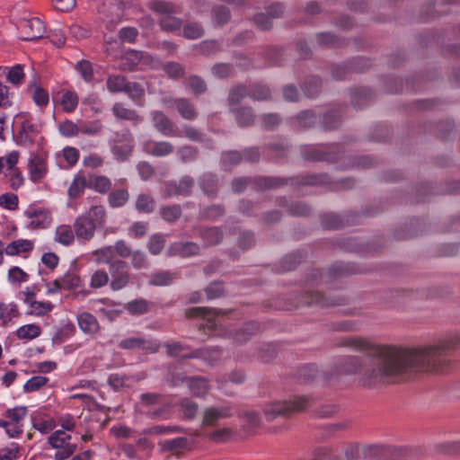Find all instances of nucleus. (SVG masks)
I'll return each mask as SVG.
<instances>
[{
    "mask_svg": "<svg viewBox=\"0 0 460 460\" xmlns=\"http://www.w3.org/2000/svg\"><path fill=\"white\" fill-rule=\"evenodd\" d=\"M342 346L367 351L368 358L363 362L356 356L341 358L331 371L324 373L327 381L338 380L341 375L359 373L358 385L365 389L406 382L418 372H443L450 362V356L460 345V334L450 335L434 345L419 349H399L376 346L360 337H349Z\"/></svg>",
    "mask_w": 460,
    "mask_h": 460,
    "instance_id": "obj_1",
    "label": "nucleus"
},
{
    "mask_svg": "<svg viewBox=\"0 0 460 460\" xmlns=\"http://www.w3.org/2000/svg\"><path fill=\"white\" fill-rule=\"evenodd\" d=\"M290 302L284 306L286 310L299 308L302 305L319 306L321 308H331L344 305L348 298L341 295L325 296L319 291H305L301 295H295L289 298Z\"/></svg>",
    "mask_w": 460,
    "mask_h": 460,
    "instance_id": "obj_2",
    "label": "nucleus"
},
{
    "mask_svg": "<svg viewBox=\"0 0 460 460\" xmlns=\"http://www.w3.org/2000/svg\"><path fill=\"white\" fill-rule=\"evenodd\" d=\"M333 185L334 190H349L354 186L351 178L332 181L330 175L325 172H303L291 177V187H315Z\"/></svg>",
    "mask_w": 460,
    "mask_h": 460,
    "instance_id": "obj_3",
    "label": "nucleus"
},
{
    "mask_svg": "<svg viewBox=\"0 0 460 460\" xmlns=\"http://www.w3.org/2000/svg\"><path fill=\"white\" fill-rule=\"evenodd\" d=\"M312 402V397L301 395L290 400L274 402L264 408L267 420L270 421L277 417H290L294 413L305 411Z\"/></svg>",
    "mask_w": 460,
    "mask_h": 460,
    "instance_id": "obj_4",
    "label": "nucleus"
},
{
    "mask_svg": "<svg viewBox=\"0 0 460 460\" xmlns=\"http://www.w3.org/2000/svg\"><path fill=\"white\" fill-rule=\"evenodd\" d=\"M345 154L343 145L339 143L308 145L301 148V155L304 160L313 162L335 163Z\"/></svg>",
    "mask_w": 460,
    "mask_h": 460,
    "instance_id": "obj_5",
    "label": "nucleus"
},
{
    "mask_svg": "<svg viewBox=\"0 0 460 460\" xmlns=\"http://www.w3.org/2000/svg\"><path fill=\"white\" fill-rule=\"evenodd\" d=\"M148 7L154 13L163 14L158 21L162 31L173 33L181 31L182 20L172 15L176 13V5L173 3L165 0H153L148 4Z\"/></svg>",
    "mask_w": 460,
    "mask_h": 460,
    "instance_id": "obj_6",
    "label": "nucleus"
},
{
    "mask_svg": "<svg viewBox=\"0 0 460 460\" xmlns=\"http://www.w3.org/2000/svg\"><path fill=\"white\" fill-rule=\"evenodd\" d=\"M163 347L168 357H180L184 359L199 358L207 361L210 360L211 354L218 352L217 349L208 348L192 349L190 345L180 341L164 342Z\"/></svg>",
    "mask_w": 460,
    "mask_h": 460,
    "instance_id": "obj_7",
    "label": "nucleus"
},
{
    "mask_svg": "<svg viewBox=\"0 0 460 460\" xmlns=\"http://www.w3.org/2000/svg\"><path fill=\"white\" fill-rule=\"evenodd\" d=\"M110 276V288L119 291L131 283L132 274L127 261L117 259L108 267Z\"/></svg>",
    "mask_w": 460,
    "mask_h": 460,
    "instance_id": "obj_8",
    "label": "nucleus"
},
{
    "mask_svg": "<svg viewBox=\"0 0 460 460\" xmlns=\"http://www.w3.org/2000/svg\"><path fill=\"white\" fill-rule=\"evenodd\" d=\"M234 415V407L230 403L222 406H208L203 410L201 427L215 428L223 419L231 418Z\"/></svg>",
    "mask_w": 460,
    "mask_h": 460,
    "instance_id": "obj_9",
    "label": "nucleus"
},
{
    "mask_svg": "<svg viewBox=\"0 0 460 460\" xmlns=\"http://www.w3.org/2000/svg\"><path fill=\"white\" fill-rule=\"evenodd\" d=\"M46 29L42 21L37 17L23 19L18 24L19 38L22 40L32 41L43 38Z\"/></svg>",
    "mask_w": 460,
    "mask_h": 460,
    "instance_id": "obj_10",
    "label": "nucleus"
},
{
    "mask_svg": "<svg viewBox=\"0 0 460 460\" xmlns=\"http://www.w3.org/2000/svg\"><path fill=\"white\" fill-rule=\"evenodd\" d=\"M150 116L154 128L161 135L169 137L183 136L177 125L164 111H154Z\"/></svg>",
    "mask_w": 460,
    "mask_h": 460,
    "instance_id": "obj_11",
    "label": "nucleus"
},
{
    "mask_svg": "<svg viewBox=\"0 0 460 460\" xmlns=\"http://www.w3.org/2000/svg\"><path fill=\"white\" fill-rule=\"evenodd\" d=\"M220 311L211 307H191L189 308L185 315L187 318H198L201 317L203 322L197 325L199 331H204L205 333L211 335L216 330L217 324L210 316H216L219 314Z\"/></svg>",
    "mask_w": 460,
    "mask_h": 460,
    "instance_id": "obj_12",
    "label": "nucleus"
},
{
    "mask_svg": "<svg viewBox=\"0 0 460 460\" xmlns=\"http://www.w3.org/2000/svg\"><path fill=\"white\" fill-rule=\"evenodd\" d=\"M195 185L194 179L190 175L182 176L179 181H169L164 183V196L172 198L176 196L190 197Z\"/></svg>",
    "mask_w": 460,
    "mask_h": 460,
    "instance_id": "obj_13",
    "label": "nucleus"
},
{
    "mask_svg": "<svg viewBox=\"0 0 460 460\" xmlns=\"http://www.w3.org/2000/svg\"><path fill=\"white\" fill-rule=\"evenodd\" d=\"M290 147L291 146L286 137L278 136L271 141L266 143L262 150L268 159L279 160L288 155Z\"/></svg>",
    "mask_w": 460,
    "mask_h": 460,
    "instance_id": "obj_14",
    "label": "nucleus"
},
{
    "mask_svg": "<svg viewBox=\"0 0 460 460\" xmlns=\"http://www.w3.org/2000/svg\"><path fill=\"white\" fill-rule=\"evenodd\" d=\"M198 185L202 193L210 199L218 197L220 191V178L212 172H205L198 178Z\"/></svg>",
    "mask_w": 460,
    "mask_h": 460,
    "instance_id": "obj_15",
    "label": "nucleus"
},
{
    "mask_svg": "<svg viewBox=\"0 0 460 460\" xmlns=\"http://www.w3.org/2000/svg\"><path fill=\"white\" fill-rule=\"evenodd\" d=\"M39 133L37 126L30 119H25L14 135V140L18 146L31 147L35 144V138Z\"/></svg>",
    "mask_w": 460,
    "mask_h": 460,
    "instance_id": "obj_16",
    "label": "nucleus"
},
{
    "mask_svg": "<svg viewBox=\"0 0 460 460\" xmlns=\"http://www.w3.org/2000/svg\"><path fill=\"white\" fill-rule=\"evenodd\" d=\"M200 246L199 243L190 241H177L172 243L168 249L169 256H177L181 258H189L199 255Z\"/></svg>",
    "mask_w": 460,
    "mask_h": 460,
    "instance_id": "obj_17",
    "label": "nucleus"
},
{
    "mask_svg": "<svg viewBox=\"0 0 460 460\" xmlns=\"http://www.w3.org/2000/svg\"><path fill=\"white\" fill-rule=\"evenodd\" d=\"M164 103L175 107L181 117L186 120H194L199 116L194 103L187 98H165Z\"/></svg>",
    "mask_w": 460,
    "mask_h": 460,
    "instance_id": "obj_18",
    "label": "nucleus"
},
{
    "mask_svg": "<svg viewBox=\"0 0 460 460\" xmlns=\"http://www.w3.org/2000/svg\"><path fill=\"white\" fill-rule=\"evenodd\" d=\"M119 348L123 349H139L148 353H156L159 350V344L156 341L146 340L142 337H130L119 341Z\"/></svg>",
    "mask_w": 460,
    "mask_h": 460,
    "instance_id": "obj_19",
    "label": "nucleus"
},
{
    "mask_svg": "<svg viewBox=\"0 0 460 460\" xmlns=\"http://www.w3.org/2000/svg\"><path fill=\"white\" fill-rule=\"evenodd\" d=\"M344 113L342 105H336L326 111L320 118V124L324 131H332L340 128Z\"/></svg>",
    "mask_w": 460,
    "mask_h": 460,
    "instance_id": "obj_20",
    "label": "nucleus"
},
{
    "mask_svg": "<svg viewBox=\"0 0 460 460\" xmlns=\"http://www.w3.org/2000/svg\"><path fill=\"white\" fill-rule=\"evenodd\" d=\"M385 450V447L379 446H366L360 448L358 444H349L345 448L344 455L347 460H358L361 456L375 457Z\"/></svg>",
    "mask_w": 460,
    "mask_h": 460,
    "instance_id": "obj_21",
    "label": "nucleus"
},
{
    "mask_svg": "<svg viewBox=\"0 0 460 460\" xmlns=\"http://www.w3.org/2000/svg\"><path fill=\"white\" fill-rule=\"evenodd\" d=\"M25 215L31 219L28 227L31 229H45L51 224V214L45 208H29Z\"/></svg>",
    "mask_w": 460,
    "mask_h": 460,
    "instance_id": "obj_22",
    "label": "nucleus"
},
{
    "mask_svg": "<svg viewBox=\"0 0 460 460\" xmlns=\"http://www.w3.org/2000/svg\"><path fill=\"white\" fill-rule=\"evenodd\" d=\"M142 149L148 155L164 157L174 152V146L169 141H155L149 139L143 143Z\"/></svg>",
    "mask_w": 460,
    "mask_h": 460,
    "instance_id": "obj_23",
    "label": "nucleus"
},
{
    "mask_svg": "<svg viewBox=\"0 0 460 460\" xmlns=\"http://www.w3.org/2000/svg\"><path fill=\"white\" fill-rule=\"evenodd\" d=\"M240 128H250L255 124L256 114L252 107L241 105L229 110Z\"/></svg>",
    "mask_w": 460,
    "mask_h": 460,
    "instance_id": "obj_24",
    "label": "nucleus"
},
{
    "mask_svg": "<svg viewBox=\"0 0 460 460\" xmlns=\"http://www.w3.org/2000/svg\"><path fill=\"white\" fill-rule=\"evenodd\" d=\"M252 184L259 190H275L285 185L291 186V177L257 176L253 178Z\"/></svg>",
    "mask_w": 460,
    "mask_h": 460,
    "instance_id": "obj_25",
    "label": "nucleus"
},
{
    "mask_svg": "<svg viewBox=\"0 0 460 460\" xmlns=\"http://www.w3.org/2000/svg\"><path fill=\"white\" fill-rule=\"evenodd\" d=\"M96 227L91 218L84 215L78 217L74 222V231L76 236L86 241L93 237Z\"/></svg>",
    "mask_w": 460,
    "mask_h": 460,
    "instance_id": "obj_26",
    "label": "nucleus"
},
{
    "mask_svg": "<svg viewBox=\"0 0 460 460\" xmlns=\"http://www.w3.org/2000/svg\"><path fill=\"white\" fill-rule=\"evenodd\" d=\"M249 97L248 86L243 83H236L230 86L226 98L228 110L241 106L242 102Z\"/></svg>",
    "mask_w": 460,
    "mask_h": 460,
    "instance_id": "obj_27",
    "label": "nucleus"
},
{
    "mask_svg": "<svg viewBox=\"0 0 460 460\" xmlns=\"http://www.w3.org/2000/svg\"><path fill=\"white\" fill-rule=\"evenodd\" d=\"M86 188L89 189V178L84 172H78L68 187L67 196L70 199H77L84 194Z\"/></svg>",
    "mask_w": 460,
    "mask_h": 460,
    "instance_id": "obj_28",
    "label": "nucleus"
},
{
    "mask_svg": "<svg viewBox=\"0 0 460 460\" xmlns=\"http://www.w3.org/2000/svg\"><path fill=\"white\" fill-rule=\"evenodd\" d=\"M111 111L118 119L131 121L134 126H137L144 120L143 117L137 111L126 108L121 102L114 103Z\"/></svg>",
    "mask_w": 460,
    "mask_h": 460,
    "instance_id": "obj_29",
    "label": "nucleus"
},
{
    "mask_svg": "<svg viewBox=\"0 0 460 460\" xmlns=\"http://www.w3.org/2000/svg\"><path fill=\"white\" fill-rule=\"evenodd\" d=\"M261 324L258 322H248L240 329L235 331L233 335L234 341L236 344H243L251 340V338L260 332Z\"/></svg>",
    "mask_w": 460,
    "mask_h": 460,
    "instance_id": "obj_30",
    "label": "nucleus"
},
{
    "mask_svg": "<svg viewBox=\"0 0 460 460\" xmlns=\"http://www.w3.org/2000/svg\"><path fill=\"white\" fill-rule=\"evenodd\" d=\"M350 94L351 103L356 109H362L374 99V93L367 87H354Z\"/></svg>",
    "mask_w": 460,
    "mask_h": 460,
    "instance_id": "obj_31",
    "label": "nucleus"
},
{
    "mask_svg": "<svg viewBox=\"0 0 460 460\" xmlns=\"http://www.w3.org/2000/svg\"><path fill=\"white\" fill-rule=\"evenodd\" d=\"M187 385L190 394L199 398H204L210 390L209 379L205 376H190Z\"/></svg>",
    "mask_w": 460,
    "mask_h": 460,
    "instance_id": "obj_32",
    "label": "nucleus"
},
{
    "mask_svg": "<svg viewBox=\"0 0 460 460\" xmlns=\"http://www.w3.org/2000/svg\"><path fill=\"white\" fill-rule=\"evenodd\" d=\"M323 81L317 75H311L305 78L300 87L304 94L310 99L319 96L322 92Z\"/></svg>",
    "mask_w": 460,
    "mask_h": 460,
    "instance_id": "obj_33",
    "label": "nucleus"
},
{
    "mask_svg": "<svg viewBox=\"0 0 460 460\" xmlns=\"http://www.w3.org/2000/svg\"><path fill=\"white\" fill-rule=\"evenodd\" d=\"M249 97L252 101L267 102L272 100V92L270 87L261 82H256L248 86Z\"/></svg>",
    "mask_w": 460,
    "mask_h": 460,
    "instance_id": "obj_34",
    "label": "nucleus"
},
{
    "mask_svg": "<svg viewBox=\"0 0 460 460\" xmlns=\"http://www.w3.org/2000/svg\"><path fill=\"white\" fill-rule=\"evenodd\" d=\"M58 94L59 96L58 102H59L65 112L71 113L78 106L79 97L75 91L63 89Z\"/></svg>",
    "mask_w": 460,
    "mask_h": 460,
    "instance_id": "obj_35",
    "label": "nucleus"
},
{
    "mask_svg": "<svg viewBox=\"0 0 460 460\" xmlns=\"http://www.w3.org/2000/svg\"><path fill=\"white\" fill-rule=\"evenodd\" d=\"M77 322L80 329L86 334H96L101 329L97 318L88 312L80 314Z\"/></svg>",
    "mask_w": 460,
    "mask_h": 460,
    "instance_id": "obj_36",
    "label": "nucleus"
},
{
    "mask_svg": "<svg viewBox=\"0 0 460 460\" xmlns=\"http://www.w3.org/2000/svg\"><path fill=\"white\" fill-rule=\"evenodd\" d=\"M129 200V191L127 186L111 190L108 193V204L112 208L124 207Z\"/></svg>",
    "mask_w": 460,
    "mask_h": 460,
    "instance_id": "obj_37",
    "label": "nucleus"
},
{
    "mask_svg": "<svg viewBox=\"0 0 460 460\" xmlns=\"http://www.w3.org/2000/svg\"><path fill=\"white\" fill-rule=\"evenodd\" d=\"M143 58L144 52L129 49L121 57L119 66L122 70L133 71L137 68Z\"/></svg>",
    "mask_w": 460,
    "mask_h": 460,
    "instance_id": "obj_38",
    "label": "nucleus"
},
{
    "mask_svg": "<svg viewBox=\"0 0 460 460\" xmlns=\"http://www.w3.org/2000/svg\"><path fill=\"white\" fill-rule=\"evenodd\" d=\"M89 189L100 194H108L112 187L111 181L104 175L89 174Z\"/></svg>",
    "mask_w": 460,
    "mask_h": 460,
    "instance_id": "obj_39",
    "label": "nucleus"
},
{
    "mask_svg": "<svg viewBox=\"0 0 460 460\" xmlns=\"http://www.w3.org/2000/svg\"><path fill=\"white\" fill-rule=\"evenodd\" d=\"M295 120L300 130H306L314 128L318 122V116L313 110H305L295 116Z\"/></svg>",
    "mask_w": 460,
    "mask_h": 460,
    "instance_id": "obj_40",
    "label": "nucleus"
},
{
    "mask_svg": "<svg viewBox=\"0 0 460 460\" xmlns=\"http://www.w3.org/2000/svg\"><path fill=\"white\" fill-rule=\"evenodd\" d=\"M154 304L145 298H137L128 302L125 309L131 315H142L151 311Z\"/></svg>",
    "mask_w": 460,
    "mask_h": 460,
    "instance_id": "obj_41",
    "label": "nucleus"
},
{
    "mask_svg": "<svg viewBox=\"0 0 460 460\" xmlns=\"http://www.w3.org/2000/svg\"><path fill=\"white\" fill-rule=\"evenodd\" d=\"M205 246H215L219 244L224 238L222 230L217 226L207 227L199 234Z\"/></svg>",
    "mask_w": 460,
    "mask_h": 460,
    "instance_id": "obj_42",
    "label": "nucleus"
},
{
    "mask_svg": "<svg viewBox=\"0 0 460 460\" xmlns=\"http://www.w3.org/2000/svg\"><path fill=\"white\" fill-rule=\"evenodd\" d=\"M183 84L190 89L195 96H199L208 92V84L200 75H191L187 77Z\"/></svg>",
    "mask_w": 460,
    "mask_h": 460,
    "instance_id": "obj_43",
    "label": "nucleus"
},
{
    "mask_svg": "<svg viewBox=\"0 0 460 460\" xmlns=\"http://www.w3.org/2000/svg\"><path fill=\"white\" fill-rule=\"evenodd\" d=\"M161 218L169 224L177 222L182 216V208L180 204L164 205L159 208Z\"/></svg>",
    "mask_w": 460,
    "mask_h": 460,
    "instance_id": "obj_44",
    "label": "nucleus"
},
{
    "mask_svg": "<svg viewBox=\"0 0 460 460\" xmlns=\"http://www.w3.org/2000/svg\"><path fill=\"white\" fill-rule=\"evenodd\" d=\"M29 172L31 180L33 182H39L45 177L47 172L45 161L40 157H35L30 160Z\"/></svg>",
    "mask_w": 460,
    "mask_h": 460,
    "instance_id": "obj_45",
    "label": "nucleus"
},
{
    "mask_svg": "<svg viewBox=\"0 0 460 460\" xmlns=\"http://www.w3.org/2000/svg\"><path fill=\"white\" fill-rule=\"evenodd\" d=\"M243 162V155L237 150L223 151L220 155V164L225 171L231 170L234 166Z\"/></svg>",
    "mask_w": 460,
    "mask_h": 460,
    "instance_id": "obj_46",
    "label": "nucleus"
},
{
    "mask_svg": "<svg viewBox=\"0 0 460 460\" xmlns=\"http://www.w3.org/2000/svg\"><path fill=\"white\" fill-rule=\"evenodd\" d=\"M135 208L139 213L151 214L155 209V199L149 193H140L137 196Z\"/></svg>",
    "mask_w": 460,
    "mask_h": 460,
    "instance_id": "obj_47",
    "label": "nucleus"
},
{
    "mask_svg": "<svg viewBox=\"0 0 460 460\" xmlns=\"http://www.w3.org/2000/svg\"><path fill=\"white\" fill-rule=\"evenodd\" d=\"M33 247V243L31 240L18 239L9 243L4 248V252L9 256H15L22 252H30Z\"/></svg>",
    "mask_w": 460,
    "mask_h": 460,
    "instance_id": "obj_48",
    "label": "nucleus"
},
{
    "mask_svg": "<svg viewBox=\"0 0 460 460\" xmlns=\"http://www.w3.org/2000/svg\"><path fill=\"white\" fill-rule=\"evenodd\" d=\"M321 226L326 230H338L343 227L344 218L334 213H325L320 216Z\"/></svg>",
    "mask_w": 460,
    "mask_h": 460,
    "instance_id": "obj_49",
    "label": "nucleus"
},
{
    "mask_svg": "<svg viewBox=\"0 0 460 460\" xmlns=\"http://www.w3.org/2000/svg\"><path fill=\"white\" fill-rule=\"evenodd\" d=\"M211 17L216 26H224L231 19V11L226 5H215L211 9Z\"/></svg>",
    "mask_w": 460,
    "mask_h": 460,
    "instance_id": "obj_50",
    "label": "nucleus"
},
{
    "mask_svg": "<svg viewBox=\"0 0 460 460\" xmlns=\"http://www.w3.org/2000/svg\"><path fill=\"white\" fill-rule=\"evenodd\" d=\"M129 82L121 75H111L106 80V86L110 93H125V90Z\"/></svg>",
    "mask_w": 460,
    "mask_h": 460,
    "instance_id": "obj_51",
    "label": "nucleus"
},
{
    "mask_svg": "<svg viewBox=\"0 0 460 460\" xmlns=\"http://www.w3.org/2000/svg\"><path fill=\"white\" fill-rule=\"evenodd\" d=\"M162 70L172 80L184 78L186 71L183 65L176 61H168L163 64Z\"/></svg>",
    "mask_w": 460,
    "mask_h": 460,
    "instance_id": "obj_52",
    "label": "nucleus"
},
{
    "mask_svg": "<svg viewBox=\"0 0 460 460\" xmlns=\"http://www.w3.org/2000/svg\"><path fill=\"white\" fill-rule=\"evenodd\" d=\"M226 214V209L222 204H212L202 208L199 210V217L203 220H216Z\"/></svg>",
    "mask_w": 460,
    "mask_h": 460,
    "instance_id": "obj_53",
    "label": "nucleus"
},
{
    "mask_svg": "<svg viewBox=\"0 0 460 460\" xmlns=\"http://www.w3.org/2000/svg\"><path fill=\"white\" fill-rule=\"evenodd\" d=\"M125 93L138 106H142L145 102V90L139 83L129 82L125 90Z\"/></svg>",
    "mask_w": 460,
    "mask_h": 460,
    "instance_id": "obj_54",
    "label": "nucleus"
},
{
    "mask_svg": "<svg viewBox=\"0 0 460 460\" xmlns=\"http://www.w3.org/2000/svg\"><path fill=\"white\" fill-rule=\"evenodd\" d=\"M181 28V35L188 40H198L205 34L203 25L198 22H188L185 25H182Z\"/></svg>",
    "mask_w": 460,
    "mask_h": 460,
    "instance_id": "obj_55",
    "label": "nucleus"
},
{
    "mask_svg": "<svg viewBox=\"0 0 460 460\" xmlns=\"http://www.w3.org/2000/svg\"><path fill=\"white\" fill-rule=\"evenodd\" d=\"M305 256L302 252H295L286 255L280 261V267L283 271L295 270L304 260Z\"/></svg>",
    "mask_w": 460,
    "mask_h": 460,
    "instance_id": "obj_56",
    "label": "nucleus"
},
{
    "mask_svg": "<svg viewBox=\"0 0 460 460\" xmlns=\"http://www.w3.org/2000/svg\"><path fill=\"white\" fill-rule=\"evenodd\" d=\"M75 231L69 226H59L56 229L55 241L68 246L73 243L75 240Z\"/></svg>",
    "mask_w": 460,
    "mask_h": 460,
    "instance_id": "obj_57",
    "label": "nucleus"
},
{
    "mask_svg": "<svg viewBox=\"0 0 460 460\" xmlns=\"http://www.w3.org/2000/svg\"><path fill=\"white\" fill-rule=\"evenodd\" d=\"M199 149L190 145H184L177 149V155L183 164L195 162L199 157Z\"/></svg>",
    "mask_w": 460,
    "mask_h": 460,
    "instance_id": "obj_58",
    "label": "nucleus"
},
{
    "mask_svg": "<svg viewBox=\"0 0 460 460\" xmlns=\"http://www.w3.org/2000/svg\"><path fill=\"white\" fill-rule=\"evenodd\" d=\"M183 418L189 420H194L199 412V404L190 398H182L179 403Z\"/></svg>",
    "mask_w": 460,
    "mask_h": 460,
    "instance_id": "obj_59",
    "label": "nucleus"
},
{
    "mask_svg": "<svg viewBox=\"0 0 460 460\" xmlns=\"http://www.w3.org/2000/svg\"><path fill=\"white\" fill-rule=\"evenodd\" d=\"M7 70L8 72L6 74V79L10 84L15 87H19L23 84L25 79L23 66L15 65L10 68L8 67Z\"/></svg>",
    "mask_w": 460,
    "mask_h": 460,
    "instance_id": "obj_60",
    "label": "nucleus"
},
{
    "mask_svg": "<svg viewBox=\"0 0 460 460\" xmlns=\"http://www.w3.org/2000/svg\"><path fill=\"white\" fill-rule=\"evenodd\" d=\"M41 329L38 324L30 323L21 326L16 331V336L20 340H33L40 335Z\"/></svg>",
    "mask_w": 460,
    "mask_h": 460,
    "instance_id": "obj_61",
    "label": "nucleus"
},
{
    "mask_svg": "<svg viewBox=\"0 0 460 460\" xmlns=\"http://www.w3.org/2000/svg\"><path fill=\"white\" fill-rule=\"evenodd\" d=\"M307 460H341L331 447H317L312 451V458Z\"/></svg>",
    "mask_w": 460,
    "mask_h": 460,
    "instance_id": "obj_62",
    "label": "nucleus"
},
{
    "mask_svg": "<svg viewBox=\"0 0 460 460\" xmlns=\"http://www.w3.org/2000/svg\"><path fill=\"white\" fill-rule=\"evenodd\" d=\"M282 122L280 114L276 112L264 113L261 116V127L267 131L276 129Z\"/></svg>",
    "mask_w": 460,
    "mask_h": 460,
    "instance_id": "obj_63",
    "label": "nucleus"
},
{
    "mask_svg": "<svg viewBox=\"0 0 460 460\" xmlns=\"http://www.w3.org/2000/svg\"><path fill=\"white\" fill-rule=\"evenodd\" d=\"M161 451L163 452H175L183 449L188 446V438L180 437L169 440H165L159 444Z\"/></svg>",
    "mask_w": 460,
    "mask_h": 460,
    "instance_id": "obj_64",
    "label": "nucleus"
}]
</instances>
